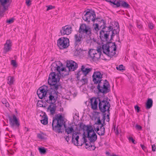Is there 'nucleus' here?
Wrapping results in <instances>:
<instances>
[{
  "label": "nucleus",
  "instance_id": "7ed1b4c3",
  "mask_svg": "<svg viewBox=\"0 0 156 156\" xmlns=\"http://www.w3.org/2000/svg\"><path fill=\"white\" fill-rule=\"evenodd\" d=\"M64 119L61 114L55 115L53 117L52 124V129L55 132L62 133V127L63 124Z\"/></svg>",
  "mask_w": 156,
  "mask_h": 156
},
{
  "label": "nucleus",
  "instance_id": "c756f323",
  "mask_svg": "<svg viewBox=\"0 0 156 156\" xmlns=\"http://www.w3.org/2000/svg\"><path fill=\"white\" fill-rule=\"evenodd\" d=\"M44 116L42 117L43 119L41 120V122L42 124L45 125L48 123V117L46 115H44Z\"/></svg>",
  "mask_w": 156,
  "mask_h": 156
},
{
  "label": "nucleus",
  "instance_id": "5701e85b",
  "mask_svg": "<svg viewBox=\"0 0 156 156\" xmlns=\"http://www.w3.org/2000/svg\"><path fill=\"white\" fill-rule=\"evenodd\" d=\"M1 5L3 7L5 10H7L10 5L11 2L10 0H0Z\"/></svg>",
  "mask_w": 156,
  "mask_h": 156
},
{
  "label": "nucleus",
  "instance_id": "7c9ffc66",
  "mask_svg": "<svg viewBox=\"0 0 156 156\" xmlns=\"http://www.w3.org/2000/svg\"><path fill=\"white\" fill-rule=\"evenodd\" d=\"M8 83L11 85L13 84L14 81V78L12 76H9L8 77Z\"/></svg>",
  "mask_w": 156,
  "mask_h": 156
},
{
  "label": "nucleus",
  "instance_id": "f257e3e1",
  "mask_svg": "<svg viewBox=\"0 0 156 156\" xmlns=\"http://www.w3.org/2000/svg\"><path fill=\"white\" fill-rule=\"evenodd\" d=\"M58 92L55 90L50 88L48 90V87L44 85L40 87L37 91V94L41 99H43L48 103L55 102L57 98Z\"/></svg>",
  "mask_w": 156,
  "mask_h": 156
},
{
  "label": "nucleus",
  "instance_id": "aec40b11",
  "mask_svg": "<svg viewBox=\"0 0 156 156\" xmlns=\"http://www.w3.org/2000/svg\"><path fill=\"white\" fill-rule=\"evenodd\" d=\"M12 46V42L10 40H7L6 43L4 45L3 53L6 54L7 52L10 51Z\"/></svg>",
  "mask_w": 156,
  "mask_h": 156
},
{
  "label": "nucleus",
  "instance_id": "0e129e2a",
  "mask_svg": "<svg viewBox=\"0 0 156 156\" xmlns=\"http://www.w3.org/2000/svg\"><path fill=\"white\" fill-rule=\"evenodd\" d=\"M25 129H27L26 132L28 131H29V129L28 128H26V127H25Z\"/></svg>",
  "mask_w": 156,
  "mask_h": 156
},
{
  "label": "nucleus",
  "instance_id": "39448f33",
  "mask_svg": "<svg viewBox=\"0 0 156 156\" xmlns=\"http://www.w3.org/2000/svg\"><path fill=\"white\" fill-rule=\"evenodd\" d=\"M60 78L59 76L56 75L54 72H52L49 76L48 79V83L50 86V87L57 91L59 87H61L60 85L57 82L59 81Z\"/></svg>",
  "mask_w": 156,
  "mask_h": 156
},
{
  "label": "nucleus",
  "instance_id": "bf43d9fd",
  "mask_svg": "<svg viewBox=\"0 0 156 156\" xmlns=\"http://www.w3.org/2000/svg\"><path fill=\"white\" fill-rule=\"evenodd\" d=\"M137 27L140 29L142 27V26L141 24H137Z\"/></svg>",
  "mask_w": 156,
  "mask_h": 156
},
{
  "label": "nucleus",
  "instance_id": "09e8293b",
  "mask_svg": "<svg viewBox=\"0 0 156 156\" xmlns=\"http://www.w3.org/2000/svg\"><path fill=\"white\" fill-rule=\"evenodd\" d=\"M129 141H132L133 143L134 144H135L136 143L135 142V140L133 139V138L132 137H130L129 138Z\"/></svg>",
  "mask_w": 156,
  "mask_h": 156
},
{
  "label": "nucleus",
  "instance_id": "774afa93",
  "mask_svg": "<svg viewBox=\"0 0 156 156\" xmlns=\"http://www.w3.org/2000/svg\"><path fill=\"white\" fill-rule=\"evenodd\" d=\"M61 66H62V64L61 63Z\"/></svg>",
  "mask_w": 156,
  "mask_h": 156
},
{
  "label": "nucleus",
  "instance_id": "f8f14e48",
  "mask_svg": "<svg viewBox=\"0 0 156 156\" xmlns=\"http://www.w3.org/2000/svg\"><path fill=\"white\" fill-rule=\"evenodd\" d=\"M57 45L60 49L67 48L69 45V39L67 37H62L59 38L57 42Z\"/></svg>",
  "mask_w": 156,
  "mask_h": 156
},
{
  "label": "nucleus",
  "instance_id": "dca6fc26",
  "mask_svg": "<svg viewBox=\"0 0 156 156\" xmlns=\"http://www.w3.org/2000/svg\"><path fill=\"white\" fill-rule=\"evenodd\" d=\"M85 37L80 33H77L74 35V44L75 47L79 46L82 43L83 39Z\"/></svg>",
  "mask_w": 156,
  "mask_h": 156
},
{
  "label": "nucleus",
  "instance_id": "338daca9",
  "mask_svg": "<svg viewBox=\"0 0 156 156\" xmlns=\"http://www.w3.org/2000/svg\"><path fill=\"white\" fill-rule=\"evenodd\" d=\"M79 51V50H78V51L77 50V51H76V52H77V54L78 53V51Z\"/></svg>",
  "mask_w": 156,
  "mask_h": 156
},
{
  "label": "nucleus",
  "instance_id": "f03ea898",
  "mask_svg": "<svg viewBox=\"0 0 156 156\" xmlns=\"http://www.w3.org/2000/svg\"><path fill=\"white\" fill-rule=\"evenodd\" d=\"M110 101L107 97L103 99L99 97H93L90 99L91 108L93 110H96L98 108V107L100 111L105 113L106 111L109 113V108L111 107L109 101Z\"/></svg>",
  "mask_w": 156,
  "mask_h": 156
},
{
  "label": "nucleus",
  "instance_id": "2f4dec72",
  "mask_svg": "<svg viewBox=\"0 0 156 156\" xmlns=\"http://www.w3.org/2000/svg\"><path fill=\"white\" fill-rule=\"evenodd\" d=\"M76 75L78 80H79V78L80 77L81 75H83V70H81V68L80 69H79L78 71L76 72Z\"/></svg>",
  "mask_w": 156,
  "mask_h": 156
},
{
  "label": "nucleus",
  "instance_id": "a211bd4d",
  "mask_svg": "<svg viewBox=\"0 0 156 156\" xmlns=\"http://www.w3.org/2000/svg\"><path fill=\"white\" fill-rule=\"evenodd\" d=\"M104 124H101L100 126H94V128L95 131L99 136H103L105 134V128L104 127Z\"/></svg>",
  "mask_w": 156,
  "mask_h": 156
},
{
  "label": "nucleus",
  "instance_id": "5fc2aeb1",
  "mask_svg": "<svg viewBox=\"0 0 156 156\" xmlns=\"http://www.w3.org/2000/svg\"><path fill=\"white\" fill-rule=\"evenodd\" d=\"M30 0H26V3L27 5L29 6V5H30Z\"/></svg>",
  "mask_w": 156,
  "mask_h": 156
},
{
  "label": "nucleus",
  "instance_id": "4c0bfd02",
  "mask_svg": "<svg viewBox=\"0 0 156 156\" xmlns=\"http://www.w3.org/2000/svg\"><path fill=\"white\" fill-rule=\"evenodd\" d=\"M80 82L81 83L82 85H83L87 83V78H82L81 80H80Z\"/></svg>",
  "mask_w": 156,
  "mask_h": 156
},
{
  "label": "nucleus",
  "instance_id": "393cba45",
  "mask_svg": "<svg viewBox=\"0 0 156 156\" xmlns=\"http://www.w3.org/2000/svg\"><path fill=\"white\" fill-rule=\"evenodd\" d=\"M96 24H97L101 29H105L108 27L106 26L105 21L104 20H100L98 21V23H96Z\"/></svg>",
  "mask_w": 156,
  "mask_h": 156
},
{
  "label": "nucleus",
  "instance_id": "c85d7f7f",
  "mask_svg": "<svg viewBox=\"0 0 156 156\" xmlns=\"http://www.w3.org/2000/svg\"><path fill=\"white\" fill-rule=\"evenodd\" d=\"M121 6L124 8H129L130 5L126 2L121 0Z\"/></svg>",
  "mask_w": 156,
  "mask_h": 156
},
{
  "label": "nucleus",
  "instance_id": "680f3d73",
  "mask_svg": "<svg viewBox=\"0 0 156 156\" xmlns=\"http://www.w3.org/2000/svg\"><path fill=\"white\" fill-rule=\"evenodd\" d=\"M66 140L68 142L69 140V136H67L66 138Z\"/></svg>",
  "mask_w": 156,
  "mask_h": 156
},
{
  "label": "nucleus",
  "instance_id": "c03bdc74",
  "mask_svg": "<svg viewBox=\"0 0 156 156\" xmlns=\"http://www.w3.org/2000/svg\"><path fill=\"white\" fill-rule=\"evenodd\" d=\"M85 147L87 149H88L90 150H94L92 149V147L90 144V143L88 144L87 143H85Z\"/></svg>",
  "mask_w": 156,
  "mask_h": 156
},
{
  "label": "nucleus",
  "instance_id": "4be33fe9",
  "mask_svg": "<svg viewBox=\"0 0 156 156\" xmlns=\"http://www.w3.org/2000/svg\"><path fill=\"white\" fill-rule=\"evenodd\" d=\"M79 126V129L80 130L87 131L88 132V130L91 129V128L93 127L91 126H88V125H85L83 122H81L78 124Z\"/></svg>",
  "mask_w": 156,
  "mask_h": 156
},
{
  "label": "nucleus",
  "instance_id": "a18cd8bd",
  "mask_svg": "<svg viewBox=\"0 0 156 156\" xmlns=\"http://www.w3.org/2000/svg\"><path fill=\"white\" fill-rule=\"evenodd\" d=\"M148 26L149 28L151 30L153 29L154 27V24L151 23H148Z\"/></svg>",
  "mask_w": 156,
  "mask_h": 156
},
{
  "label": "nucleus",
  "instance_id": "a19ab883",
  "mask_svg": "<svg viewBox=\"0 0 156 156\" xmlns=\"http://www.w3.org/2000/svg\"><path fill=\"white\" fill-rule=\"evenodd\" d=\"M115 8H118L121 6V0H116L115 2Z\"/></svg>",
  "mask_w": 156,
  "mask_h": 156
},
{
  "label": "nucleus",
  "instance_id": "58836bf2",
  "mask_svg": "<svg viewBox=\"0 0 156 156\" xmlns=\"http://www.w3.org/2000/svg\"><path fill=\"white\" fill-rule=\"evenodd\" d=\"M95 26L94 28V30L95 31L94 32H95L96 34H98V31L100 30L101 28H100L97 24L95 23Z\"/></svg>",
  "mask_w": 156,
  "mask_h": 156
},
{
  "label": "nucleus",
  "instance_id": "ea45409f",
  "mask_svg": "<svg viewBox=\"0 0 156 156\" xmlns=\"http://www.w3.org/2000/svg\"><path fill=\"white\" fill-rule=\"evenodd\" d=\"M39 150L41 154H44L46 153V149L44 148L39 147Z\"/></svg>",
  "mask_w": 156,
  "mask_h": 156
},
{
  "label": "nucleus",
  "instance_id": "3c124183",
  "mask_svg": "<svg viewBox=\"0 0 156 156\" xmlns=\"http://www.w3.org/2000/svg\"><path fill=\"white\" fill-rule=\"evenodd\" d=\"M134 108L137 112H140V108L138 106L136 105L135 106Z\"/></svg>",
  "mask_w": 156,
  "mask_h": 156
},
{
  "label": "nucleus",
  "instance_id": "72a5a7b5",
  "mask_svg": "<svg viewBox=\"0 0 156 156\" xmlns=\"http://www.w3.org/2000/svg\"><path fill=\"white\" fill-rule=\"evenodd\" d=\"M55 65H56V66H55L54 68L52 67L51 68V70H53L52 69H53L54 70H56L58 72L59 74H60V69L61 68L60 66H57V64Z\"/></svg>",
  "mask_w": 156,
  "mask_h": 156
},
{
  "label": "nucleus",
  "instance_id": "e433bc0d",
  "mask_svg": "<svg viewBox=\"0 0 156 156\" xmlns=\"http://www.w3.org/2000/svg\"><path fill=\"white\" fill-rule=\"evenodd\" d=\"M105 1L111 3L110 5L113 7L115 8V2H116V0H112V1L111 0H107Z\"/></svg>",
  "mask_w": 156,
  "mask_h": 156
},
{
  "label": "nucleus",
  "instance_id": "6ab92c4d",
  "mask_svg": "<svg viewBox=\"0 0 156 156\" xmlns=\"http://www.w3.org/2000/svg\"><path fill=\"white\" fill-rule=\"evenodd\" d=\"M71 32L72 27L68 25L62 27L60 31V32L62 35L65 34L68 35L71 33Z\"/></svg>",
  "mask_w": 156,
  "mask_h": 156
},
{
  "label": "nucleus",
  "instance_id": "603ef678",
  "mask_svg": "<svg viewBox=\"0 0 156 156\" xmlns=\"http://www.w3.org/2000/svg\"><path fill=\"white\" fill-rule=\"evenodd\" d=\"M13 22V20L12 19H10L7 21V23L10 24Z\"/></svg>",
  "mask_w": 156,
  "mask_h": 156
},
{
  "label": "nucleus",
  "instance_id": "473e14b6",
  "mask_svg": "<svg viewBox=\"0 0 156 156\" xmlns=\"http://www.w3.org/2000/svg\"><path fill=\"white\" fill-rule=\"evenodd\" d=\"M45 135L43 133H41L37 134V137L39 139L41 140H43L44 139V136Z\"/></svg>",
  "mask_w": 156,
  "mask_h": 156
},
{
  "label": "nucleus",
  "instance_id": "4468645a",
  "mask_svg": "<svg viewBox=\"0 0 156 156\" xmlns=\"http://www.w3.org/2000/svg\"><path fill=\"white\" fill-rule=\"evenodd\" d=\"M13 118L9 117V122L11 127L13 129L18 128L20 126V123L16 116L14 115H12Z\"/></svg>",
  "mask_w": 156,
  "mask_h": 156
},
{
  "label": "nucleus",
  "instance_id": "cd10ccee",
  "mask_svg": "<svg viewBox=\"0 0 156 156\" xmlns=\"http://www.w3.org/2000/svg\"><path fill=\"white\" fill-rule=\"evenodd\" d=\"M119 26L115 29H114L113 30V28L112 30L111 31V37H112L113 36H114L115 34H119Z\"/></svg>",
  "mask_w": 156,
  "mask_h": 156
},
{
  "label": "nucleus",
  "instance_id": "de8ad7c7",
  "mask_svg": "<svg viewBox=\"0 0 156 156\" xmlns=\"http://www.w3.org/2000/svg\"><path fill=\"white\" fill-rule=\"evenodd\" d=\"M136 129L139 130H141L142 129V127L140 125L136 124L135 126Z\"/></svg>",
  "mask_w": 156,
  "mask_h": 156
},
{
  "label": "nucleus",
  "instance_id": "423d86ee",
  "mask_svg": "<svg viewBox=\"0 0 156 156\" xmlns=\"http://www.w3.org/2000/svg\"><path fill=\"white\" fill-rule=\"evenodd\" d=\"M97 84V88L99 92L106 94L110 91V85L106 80H101Z\"/></svg>",
  "mask_w": 156,
  "mask_h": 156
},
{
  "label": "nucleus",
  "instance_id": "6e6552de",
  "mask_svg": "<svg viewBox=\"0 0 156 156\" xmlns=\"http://www.w3.org/2000/svg\"><path fill=\"white\" fill-rule=\"evenodd\" d=\"M86 12L84 16L82 18L84 20L87 22L92 21L94 22L95 21L97 22L98 20H100L98 18H96V15L94 11L90 10L88 11H84V12Z\"/></svg>",
  "mask_w": 156,
  "mask_h": 156
},
{
  "label": "nucleus",
  "instance_id": "20e7f679",
  "mask_svg": "<svg viewBox=\"0 0 156 156\" xmlns=\"http://www.w3.org/2000/svg\"><path fill=\"white\" fill-rule=\"evenodd\" d=\"M102 48L103 53L111 57L116 54V47L115 42H108L103 45Z\"/></svg>",
  "mask_w": 156,
  "mask_h": 156
},
{
  "label": "nucleus",
  "instance_id": "9d476101",
  "mask_svg": "<svg viewBox=\"0 0 156 156\" xmlns=\"http://www.w3.org/2000/svg\"><path fill=\"white\" fill-rule=\"evenodd\" d=\"M113 29V27L109 26L105 29H101L99 32L100 37L102 41H107L109 39V36L111 31Z\"/></svg>",
  "mask_w": 156,
  "mask_h": 156
},
{
  "label": "nucleus",
  "instance_id": "f3484780",
  "mask_svg": "<svg viewBox=\"0 0 156 156\" xmlns=\"http://www.w3.org/2000/svg\"><path fill=\"white\" fill-rule=\"evenodd\" d=\"M66 67L68 68L70 71H74L77 69L78 67V64L75 62L72 61H67Z\"/></svg>",
  "mask_w": 156,
  "mask_h": 156
},
{
  "label": "nucleus",
  "instance_id": "e2e57ef3",
  "mask_svg": "<svg viewBox=\"0 0 156 156\" xmlns=\"http://www.w3.org/2000/svg\"><path fill=\"white\" fill-rule=\"evenodd\" d=\"M115 133L116 134H119V131L118 129H116L115 131Z\"/></svg>",
  "mask_w": 156,
  "mask_h": 156
},
{
  "label": "nucleus",
  "instance_id": "2eb2a0df",
  "mask_svg": "<svg viewBox=\"0 0 156 156\" xmlns=\"http://www.w3.org/2000/svg\"><path fill=\"white\" fill-rule=\"evenodd\" d=\"M103 75L100 71L94 72L92 76V80L94 84H97L99 81L103 80L102 79Z\"/></svg>",
  "mask_w": 156,
  "mask_h": 156
},
{
  "label": "nucleus",
  "instance_id": "b1692460",
  "mask_svg": "<svg viewBox=\"0 0 156 156\" xmlns=\"http://www.w3.org/2000/svg\"><path fill=\"white\" fill-rule=\"evenodd\" d=\"M55 102H52V103H49L51 104L49 105L47 108L48 110H49L51 114L52 115H53L55 113L56 109V105L54 104Z\"/></svg>",
  "mask_w": 156,
  "mask_h": 156
},
{
  "label": "nucleus",
  "instance_id": "69168bd1",
  "mask_svg": "<svg viewBox=\"0 0 156 156\" xmlns=\"http://www.w3.org/2000/svg\"><path fill=\"white\" fill-rule=\"evenodd\" d=\"M30 156H34V155H32V153H31Z\"/></svg>",
  "mask_w": 156,
  "mask_h": 156
},
{
  "label": "nucleus",
  "instance_id": "c9c22d12",
  "mask_svg": "<svg viewBox=\"0 0 156 156\" xmlns=\"http://www.w3.org/2000/svg\"><path fill=\"white\" fill-rule=\"evenodd\" d=\"M117 70L123 72L124 70H125V67L122 65H120L116 67Z\"/></svg>",
  "mask_w": 156,
  "mask_h": 156
},
{
  "label": "nucleus",
  "instance_id": "052dcab7",
  "mask_svg": "<svg viewBox=\"0 0 156 156\" xmlns=\"http://www.w3.org/2000/svg\"><path fill=\"white\" fill-rule=\"evenodd\" d=\"M65 69L66 68H65L62 67L60 69V72L64 71Z\"/></svg>",
  "mask_w": 156,
  "mask_h": 156
},
{
  "label": "nucleus",
  "instance_id": "6e6d98bb",
  "mask_svg": "<svg viewBox=\"0 0 156 156\" xmlns=\"http://www.w3.org/2000/svg\"><path fill=\"white\" fill-rule=\"evenodd\" d=\"M109 112H110V111H109V113L108 112V114L107 115L108 118H107V120H106V121L107 122H109V121L110 120V118L109 117V115L110 114V113Z\"/></svg>",
  "mask_w": 156,
  "mask_h": 156
},
{
  "label": "nucleus",
  "instance_id": "864d4df0",
  "mask_svg": "<svg viewBox=\"0 0 156 156\" xmlns=\"http://www.w3.org/2000/svg\"><path fill=\"white\" fill-rule=\"evenodd\" d=\"M156 147L154 144H153L152 146V151L154 152L155 151Z\"/></svg>",
  "mask_w": 156,
  "mask_h": 156
},
{
  "label": "nucleus",
  "instance_id": "412c9836",
  "mask_svg": "<svg viewBox=\"0 0 156 156\" xmlns=\"http://www.w3.org/2000/svg\"><path fill=\"white\" fill-rule=\"evenodd\" d=\"M88 65L87 64L83 65L81 66V70H83V77L85 76L90 72L92 70V68H89L88 66Z\"/></svg>",
  "mask_w": 156,
  "mask_h": 156
},
{
  "label": "nucleus",
  "instance_id": "49530a36",
  "mask_svg": "<svg viewBox=\"0 0 156 156\" xmlns=\"http://www.w3.org/2000/svg\"><path fill=\"white\" fill-rule=\"evenodd\" d=\"M46 7H47L46 10L48 11L50 9H54L55 8V7L54 6H52L51 5H49L48 6H47Z\"/></svg>",
  "mask_w": 156,
  "mask_h": 156
},
{
  "label": "nucleus",
  "instance_id": "8fccbe9b",
  "mask_svg": "<svg viewBox=\"0 0 156 156\" xmlns=\"http://www.w3.org/2000/svg\"><path fill=\"white\" fill-rule=\"evenodd\" d=\"M44 102L43 101H39L37 103V104L40 107H41V105H43Z\"/></svg>",
  "mask_w": 156,
  "mask_h": 156
},
{
  "label": "nucleus",
  "instance_id": "13d9d810",
  "mask_svg": "<svg viewBox=\"0 0 156 156\" xmlns=\"http://www.w3.org/2000/svg\"><path fill=\"white\" fill-rule=\"evenodd\" d=\"M140 146L142 148V149H143L144 150L146 149V147L142 144H140Z\"/></svg>",
  "mask_w": 156,
  "mask_h": 156
},
{
  "label": "nucleus",
  "instance_id": "9b49d317",
  "mask_svg": "<svg viewBox=\"0 0 156 156\" xmlns=\"http://www.w3.org/2000/svg\"><path fill=\"white\" fill-rule=\"evenodd\" d=\"M102 49L98 48L97 50L90 49L88 52L90 57L94 61H98L100 58Z\"/></svg>",
  "mask_w": 156,
  "mask_h": 156
},
{
  "label": "nucleus",
  "instance_id": "bb28decb",
  "mask_svg": "<svg viewBox=\"0 0 156 156\" xmlns=\"http://www.w3.org/2000/svg\"><path fill=\"white\" fill-rule=\"evenodd\" d=\"M64 127L66 128L65 129V132H66L68 134H70L71 133H74V130L73 129V128L72 127H68L67 128H66V125L65 124L64 125ZM76 132H75V133Z\"/></svg>",
  "mask_w": 156,
  "mask_h": 156
},
{
  "label": "nucleus",
  "instance_id": "37998d69",
  "mask_svg": "<svg viewBox=\"0 0 156 156\" xmlns=\"http://www.w3.org/2000/svg\"><path fill=\"white\" fill-rule=\"evenodd\" d=\"M2 103L5 105L6 107H9V103L7 102V101L6 99H3L2 100Z\"/></svg>",
  "mask_w": 156,
  "mask_h": 156
},
{
  "label": "nucleus",
  "instance_id": "a878e982",
  "mask_svg": "<svg viewBox=\"0 0 156 156\" xmlns=\"http://www.w3.org/2000/svg\"><path fill=\"white\" fill-rule=\"evenodd\" d=\"M153 105V101L151 98H148L146 103V108L147 109L150 108Z\"/></svg>",
  "mask_w": 156,
  "mask_h": 156
},
{
  "label": "nucleus",
  "instance_id": "79ce46f5",
  "mask_svg": "<svg viewBox=\"0 0 156 156\" xmlns=\"http://www.w3.org/2000/svg\"><path fill=\"white\" fill-rule=\"evenodd\" d=\"M11 64L14 67H16L17 66L16 61L15 60H12L11 61Z\"/></svg>",
  "mask_w": 156,
  "mask_h": 156
},
{
  "label": "nucleus",
  "instance_id": "4d7b16f0",
  "mask_svg": "<svg viewBox=\"0 0 156 156\" xmlns=\"http://www.w3.org/2000/svg\"><path fill=\"white\" fill-rule=\"evenodd\" d=\"M47 106V104L46 103V102L44 101V103H43V105H41V107H44V108H46V107Z\"/></svg>",
  "mask_w": 156,
  "mask_h": 156
},
{
  "label": "nucleus",
  "instance_id": "ddd939ff",
  "mask_svg": "<svg viewBox=\"0 0 156 156\" xmlns=\"http://www.w3.org/2000/svg\"><path fill=\"white\" fill-rule=\"evenodd\" d=\"M79 133L75 132L73 133L72 136V142L75 145L81 146L84 143H86L87 142V139L84 136L83 137V142H80L78 141L79 136L78 135Z\"/></svg>",
  "mask_w": 156,
  "mask_h": 156
},
{
  "label": "nucleus",
  "instance_id": "0eeeda50",
  "mask_svg": "<svg viewBox=\"0 0 156 156\" xmlns=\"http://www.w3.org/2000/svg\"><path fill=\"white\" fill-rule=\"evenodd\" d=\"M92 29L90 27L85 24H82L80 26L78 32L85 37L90 38L92 35Z\"/></svg>",
  "mask_w": 156,
  "mask_h": 156
},
{
  "label": "nucleus",
  "instance_id": "f704fd0d",
  "mask_svg": "<svg viewBox=\"0 0 156 156\" xmlns=\"http://www.w3.org/2000/svg\"><path fill=\"white\" fill-rule=\"evenodd\" d=\"M105 118L104 119V123H102L101 122V121L99 118H98L97 121V122H96L95 124H94V126H100L99 125L101 126V124H104V123L105 122Z\"/></svg>",
  "mask_w": 156,
  "mask_h": 156
},
{
  "label": "nucleus",
  "instance_id": "1a4fd4ad",
  "mask_svg": "<svg viewBox=\"0 0 156 156\" xmlns=\"http://www.w3.org/2000/svg\"><path fill=\"white\" fill-rule=\"evenodd\" d=\"M87 137L90 140V144L92 147V149L94 150L96 147L94 142L97 139V135L94 132L93 127L87 132Z\"/></svg>",
  "mask_w": 156,
  "mask_h": 156
}]
</instances>
